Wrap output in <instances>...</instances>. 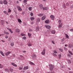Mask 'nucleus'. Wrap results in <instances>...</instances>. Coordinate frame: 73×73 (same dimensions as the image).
<instances>
[{"label": "nucleus", "instance_id": "1", "mask_svg": "<svg viewBox=\"0 0 73 73\" xmlns=\"http://www.w3.org/2000/svg\"><path fill=\"white\" fill-rule=\"evenodd\" d=\"M49 66H50V70H52L53 69L54 66L52 64L49 65Z\"/></svg>", "mask_w": 73, "mask_h": 73}, {"label": "nucleus", "instance_id": "2", "mask_svg": "<svg viewBox=\"0 0 73 73\" xmlns=\"http://www.w3.org/2000/svg\"><path fill=\"white\" fill-rule=\"evenodd\" d=\"M32 57L33 59V60H34V59H35V58H36V57H37V56L35 54H33L32 56Z\"/></svg>", "mask_w": 73, "mask_h": 73}, {"label": "nucleus", "instance_id": "3", "mask_svg": "<svg viewBox=\"0 0 73 73\" xmlns=\"http://www.w3.org/2000/svg\"><path fill=\"white\" fill-rule=\"evenodd\" d=\"M50 19H51V20H54V16L52 15H51L50 17Z\"/></svg>", "mask_w": 73, "mask_h": 73}, {"label": "nucleus", "instance_id": "4", "mask_svg": "<svg viewBox=\"0 0 73 73\" xmlns=\"http://www.w3.org/2000/svg\"><path fill=\"white\" fill-rule=\"evenodd\" d=\"M17 8L18 9L19 11H22V9H21V8H20V6H17Z\"/></svg>", "mask_w": 73, "mask_h": 73}, {"label": "nucleus", "instance_id": "5", "mask_svg": "<svg viewBox=\"0 0 73 73\" xmlns=\"http://www.w3.org/2000/svg\"><path fill=\"white\" fill-rule=\"evenodd\" d=\"M73 44H69L68 45V47L70 48H71L73 47Z\"/></svg>", "mask_w": 73, "mask_h": 73}, {"label": "nucleus", "instance_id": "6", "mask_svg": "<svg viewBox=\"0 0 73 73\" xmlns=\"http://www.w3.org/2000/svg\"><path fill=\"white\" fill-rule=\"evenodd\" d=\"M45 49H44L43 50V52H42V54L43 55H44V54H45Z\"/></svg>", "mask_w": 73, "mask_h": 73}, {"label": "nucleus", "instance_id": "7", "mask_svg": "<svg viewBox=\"0 0 73 73\" xmlns=\"http://www.w3.org/2000/svg\"><path fill=\"white\" fill-rule=\"evenodd\" d=\"M45 23L46 24H48V23H49L50 22H49V19L45 21Z\"/></svg>", "mask_w": 73, "mask_h": 73}, {"label": "nucleus", "instance_id": "8", "mask_svg": "<svg viewBox=\"0 0 73 73\" xmlns=\"http://www.w3.org/2000/svg\"><path fill=\"white\" fill-rule=\"evenodd\" d=\"M46 16H43L42 18V20H45V19H46Z\"/></svg>", "mask_w": 73, "mask_h": 73}, {"label": "nucleus", "instance_id": "9", "mask_svg": "<svg viewBox=\"0 0 73 73\" xmlns=\"http://www.w3.org/2000/svg\"><path fill=\"white\" fill-rule=\"evenodd\" d=\"M45 27L47 29H50V26L48 25H46L45 26Z\"/></svg>", "mask_w": 73, "mask_h": 73}, {"label": "nucleus", "instance_id": "10", "mask_svg": "<svg viewBox=\"0 0 73 73\" xmlns=\"http://www.w3.org/2000/svg\"><path fill=\"white\" fill-rule=\"evenodd\" d=\"M29 68V67L28 66H27L26 67H25L23 68V70H27Z\"/></svg>", "mask_w": 73, "mask_h": 73}, {"label": "nucleus", "instance_id": "11", "mask_svg": "<svg viewBox=\"0 0 73 73\" xmlns=\"http://www.w3.org/2000/svg\"><path fill=\"white\" fill-rule=\"evenodd\" d=\"M15 32H17V33H19L20 32V30L19 29H17L15 30Z\"/></svg>", "mask_w": 73, "mask_h": 73}, {"label": "nucleus", "instance_id": "12", "mask_svg": "<svg viewBox=\"0 0 73 73\" xmlns=\"http://www.w3.org/2000/svg\"><path fill=\"white\" fill-rule=\"evenodd\" d=\"M39 8L40 9H42L43 8V5L42 4L40 5L39 6Z\"/></svg>", "mask_w": 73, "mask_h": 73}, {"label": "nucleus", "instance_id": "13", "mask_svg": "<svg viewBox=\"0 0 73 73\" xmlns=\"http://www.w3.org/2000/svg\"><path fill=\"white\" fill-rule=\"evenodd\" d=\"M11 53V52H8L6 53V56H8Z\"/></svg>", "mask_w": 73, "mask_h": 73}, {"label": "nucleus", "instance_id": "14", "mask_svg": "<svg viewBox=\"0 0 73 73\" xmlns=\"http://www.w3.org/2000/svg\"><path fill=\"white\" fill-rule=\"evenodd\" d=\"M3 2L4 4L7 5V4H8V3H7V2L6 1V0H4Z\"/></svg>", "mask_w": 73, "mask_h": 73}, {"label": "nucleus", "instance_id": "15", "mask_svg": "<svg viewBox=\"0 0 73 73\" xmlns=\"http://www.w3.org/2000/svg\"><path fill=\"white\" fill-rule=\"evenodd\" d=\"M40 21V18H37L36 19V22L37 23H39Z\"/></svg>", "mask_w": 73, "mask_h": 73}, {"label": "nucleus", "instance_id": "16", "mask_svg": "<svg viewBox=\"0 0 73 73\" xmlns=\"http://www.w3.org/2000/svg\"><path fill=\"white\" fill-rule=\"evenodd\" d=\"M11 64H12V65L14 66H15L16 67H17V65H16V64H15L14 63H12Z\"/></svg>", "mask_w": 73, "mask_h": 73}, {"label": "nucleus", "instance_id": "17", "mask_svg": "<svg viewBox=\"0 0 73 73\" xmlns=\"http://www.w3.org/2000/svg\"><path fill=\"white\" fill-rule=\"evenodd\" d=\"M30 19L31 21H33L35 20V18L33 17H31L30 18Z\"/></svg>", "mask_w": 73, "mask_h": 73}, {"label": "nucleus", "instance_id": "18", "mask_svg": "<svg viewBox=\"0 0 73 73\" xmlns=\"http://www.w3.org/2000/svg\"><path fill=\"white\" fill-rule=\"evenodd\" d=\"M0 53L1 54V55L3 56H5L4 54V53H3V52L0 51Z\"/></svg>", "mask_w": 73, "mask_h": 73}, {"label": "nucleus", "instance_id": "19", "mask_svg": "<svg viewBox=\"0 0 73 73\" xmlns=\"http://www.w3.org/2000/svg\"><path fill=\"white\" fill-rule=\"evenodd\" d=\"M3 13L6 14V15H8V13L6 11H3Z\"/></svg>", "mask_w": 73, "mask_h": 73}, {"label": "nucleus", "instance_id": "20", "mask_svg": "<svg viewBox=\"0 0 73 73\" xmlns=\"http://www.w3.org/2000/svg\"><path fill=\"white\" fill-rule=\"evenodd\" d=\"M62 24H59V28H61L62 27Z\"/></svg>", "mask_w": 73, "mask_h": 73}, {"label": "nucleus", "instance_id": "21", "mask_svg": "<svg viewBox=\"0 0 73 73\" xmlns=\"http://www.w3.org/2000/svg\"><path fill=\"white\" fill-rule=\"evenodd\" d=\"M44 15L43 14H39L38 15V16H42Z\"/></svg>", "mask_w": 73, "mask_h": 73}, {"label": "nucleus", "instance_id": "22", "mask_svg": "<svg viewBox=\"0 0 73 73\" xmlns=\"http://www.w3.org/2000/svg\"><path fill=\"white\" fill-rule=\"evenodd\" d=\"M4 33H5V34H6V35H9V33L7 32L4 31Z\"/></svg>", "mask_w": 73, "mask_h": 73}, {"label": "nucleus", "instance_id": "23", "mask_svg": "<svg viewBox=\"0 0 73 73\" xmlns=\"http://www.w3.org/2000/svg\"><path fill=\"white\" fill-rule=\"evenodd\" d=\"M18 22H19L20 23H22L21 20L20 19H18Z\"/></svg>", "mask_w": 73, "mask_h": 73}, {"label": "nucleus", "instance_id": "24", "mask_svg": "<svg viewBox=\"0 0 73 73\" xmlns=\"http://www.w3.org/2000/svg\"><path fill=\"white\" fill-rule=\"evenodd\" d=\"M51 33H52V34H55V31L53 30L52 31H51Z\"/></svg>", "mask_w": 73, "mask_h": 73}, {"label": "nucleus", "instance_id": "25", "mask_svg": "<svg viewBox=\"0 0 73 73\" xmlns=\"http://www.w3.org/2000/svg\"><path fill=\"white\" fill-rule=\"evenodd\" d=\"M1 23H2V25H4V22L3 21V20H2L1 21Z\"/></svg>", "mask_w": 73, "mask_h": 73}, {"label": "nucleus", "instance_id": "26", "mask_svg": "<svg viewBox=\"0 0 73 73\" xmlns=\"http://www.w3.org/2000/svg\"><path fill=\"white\" fill-rule=\"evenodd\" d=\"M10 70L11 72H13V69H12L11 68H10Z\"/></svg>", "mask_w": 73, "mask_h": 73}, {"label": "nucleus", "instance_id": "27", "mask_svg": "<svg viewBox=\"0 0 73 73\" xmlns=\"http://www.w3.org/2000/svg\"><path fill=\"white\" fill-rule=\"evenodd\" d=\"M5 71L6 72H8L9 71V70L7 68H5Z\"/></svg>", "mask_w": 73, "mask_h": 73}, {"label": "nucleus", "instance_id": "28", "mask_svg": "<svg viewBox=\"0 0 73 73\" xmlns=\"http://www.w3.org/2000/svg\"><path fill=\"white\" fill-rule=\"evenodd\" d=\"M65 36H66V38H69V36L68 35V34H66Z\"/></svg>", "mask_w": 73, "mask_h": 73}, {"label": "nucleus", "instance_id": "29", "mask_svg": "<svg viewBox=\"0 0 73 73\" xmlns=\"http://www.w3.org/2000/svg\"><path fill=\"white\" fill-rule=\"evenodd\" d=\"M19 70H22L23 69V67H20L19 68Z\"/></svg>", "mask_w": 73, "mask_h": 73}, {"label": "nucleus", "instance_id": "30", "mask_svg": "<svg viewBox=\"0 0 73 73\" xmlns=\"http://www.w3.org/2000/svg\"><path fill=\"white\" fill-rule=\"evenodd\" d=\"M27 1H28V0H24L23 1V2L24 3H27Z\"/></svg>", "mask_w": 73, "mask_h": 73}, {"label": "nucleus", "instance_id": "31", "mask_svg": "<svg viewBox=\"0 0 73 73\" xmlns=\"http://www.w3.org/2000/svg\"><path fill=\"white\" fill-rule=\"evenodd\" d=\"M39 30V28L38 27H37L36 28V31H38Z\"/></svg>", "mask_w": 73, "mask_h": 73}, {"label": "nucleus", "instance_id": "32", "mask_svg": "<svg viewBox=\"0 0 73 73\" xmlns=\"http://www.w3.org/2000/svg\"><path fill=\"white\" fill-rule=\"evenodd\" d=\"M29 11H31L32 10V7H29Z\"/></svg>", "mask_w": 73, "mask_h": 73}, {"label": "nucleus", "instance_id": "33", "mask_svg": "<svg viewBox=\"0 0 73 73\" xmlns=\"http://www.w3.org/2000/svg\"><path fill=\"white\" fill-rule=\"evenodd\" d=\"M3 3V1H0V4H2Z\"/></svg>", "mask_w": 73, "mask_h": 73}, {"label": "nucleus", "instance_id": "34", "mask_svg": "<svg viewBox=\"0 0 73 73\" xmlns=\"http://www.w3.org/2000/svg\"><path fill=\"white\" fill-rule=\"evenodd\" d=\"M68 64H71V61H70V60H68Z\"/></svg>", "mask_w": 73, "mask_h": 73}, {"label": "nucleus", "instance_id": "35", "mask_svg": "<svg viewBox=\"0 0 73 73\" xmlns=\"http://www.w3.org/2000/svg\"><path fill=\"white\" fill-rule=\"evenodd\" d=\"M14 45V44H13V42H12L11 44V46H13Z\"/></svg>", "mask_w": 73, "mask_h": 73}, {"label": "nucleus", "instance_id": "36", "mask_svg": "<svg viewBox=\"0 0 73 73\" xmlns=\"http://www.w3.org/2000/svg\"><path fill=\"white\" fill-rule=\"evenodd\" d=\"M70 54H71L72 55H73V53H72V52L70 51H69V52Z\"/></svg>", "mask_w": 73, "mask_h": 73}, {"label": "nucleus", "instance_id": "37", "mask_svg": "<svg viewBox=\"0 0 73 73\" xmlns=\"http://www.w3.org/2000/svg\"><path fill=\"white\" fill-rule=\"evenodd\" d=\"M28 36L29 37H31V34L29 33H28Z\"/></svg>", "mask_w": 73, "mask_h": 73}, {"label": "nucleus", "instance_id": "38", "mask_svg": "<svg viewBox=\"0 0 73 73\" xmlns=\"http://www.w3.org/2000/svg\"><path fill=\"white\" fill-rule=\"evenodd\" d=\"M11 12V9H9L8 10V12Z\"/></svg>", "mask_w": 73, "mask_h": 73}, {"label": "nucleus", "instance_id": "39", "mask_svg": "<svg viewBox=\"0 0 73 73\" xmlns=\"http://www.w3.org/2000/svg\"><path fill=\"white\" fill-rule=\"evenodd\" d=\"M28 45L29 46H32V44H28Z\"/></svg>", "mask_w": 73, "mask_h": 73}, {"label": "nucleus", "instance_id": "40", "mask_svg": "<svg viewBox=\"0 0 73 73\" xmlns=\"http://www.w3.org/2000/svg\"><path fill=\"white\" fill-rule=\"evenodd\" d=\"M30 15L31 16H33V13H30Z\"/></svg>", "mask_w": 73, "mask_h": 73}, {"label": "nucleus", "instance_id": "41", "mask_svg": "<svg viewBox=\"0 0 73 73\" xmlns=\"http://www.w3.org/2000/svg\"><path fill=\"white\" fill-rule=\"evenodd\" d=\"M9 31H10V32L11 33H13V32H12V30H11V29H10V30H9Z\"/></svg>", "mask_w": 73, "mask_h": 73}, {"label": "nucleus", "instance_id": "42", "mask_svg": "<svg viewBox=\"0 0 73 73\" xmlns=\"http://www.w3.org/2000/svg\"><path fill=\"white\" fill-rule=\"evenodd\" d=\"M48 8L47 7H45V10H48Z\"/></svg>", "mask_w": 73, "mask_h": 73}, {"label": "nucleus", "instance_id": "43", "mask_svg": "<svg viewBox=\"0 0 73 73\" xmlns=\"http://www.w3.org/2000/svg\"><path fill=\"white\" fill-rule=\"evenodd\" d=\"M51 42L52 43V44H55V43H54V42L53 40H52Z\"/></svg>", "mask_w": 73, "mask_h": 73}, {"label": "nucleus", "instance_id": "44", "mask_svg": "<svg viewBox=\"0 0 73 73\" xmlns=\"http://www.w3.org/2000/svg\"><path fill=\"white\" fill-rule=\"evenodd\" d=\"M23 39H24V40H25V39H26V37H25V36L23 37Z\"/></svg>", "mask_w": 73, "mask_h": 73}, {"label": "nucleus", "instance_id": "45", "mask_svg": "<svg viewBox=\"0 0 73 73\" xmlns=\"http://www.w3.org/2000/svg\"><path fill=\"white\" fill-rule=\"evenodd\" d=\"M21 35L22 36H25V34H24L23 33H22L21 34Z\"/></svg>", "mask_w": 73, "mask_h": 73}, {"label": "nucleus", "instance_id": "46", "mask_svg": "<svg viewBox=\"0 0 73 73\" xmlns=\"http://www.w3.org/2000/svg\"><path fill=\"white\" fill-rule=\"evenodd\" d=\"M66 5L67 6H68V7H69V3H66Z\"/></svg>", "mask_w": 73, "mask_h": 73}, {"label": "nucleus", "instance_id": "47", "mask_svg": "<svg viewBox=\"0 0 73 73\" xmlns=\"http://www.w3.org/2000/svg\"><path fill=\"white\" fill-rule=\"evenodd\" d=\"M54 53H57V51L56 50H54L53 51Z\"/></svg>", "mask_w": 73, "mask_h": 73}, {"label": "nucleus", "instance_id": "48", "mask_svg": "<svg viewBox=\"0 0 73 73\" xmlns=\"http://www.w3.org/2000/svg\"><path fill=\"white\" fill-rule=\"evenodd\" d=\"M61 20H59L58 21L59 24H60V23H61Z\"/></svg>", "mask_w": 73, "mask_h": 73}, {"label": "nucleus", "instance_id": "49", "mask_svg": "<svg viewBox=\"0 0 73 73\" xmlns=\"http://www.w3.org/2000/svg\"><path fill=\"white\" fill-rule=\"evenodd\" d=\"M64 40H65V39L63 38L62 39L61 41L62 42H63V41Z\"/></svg>", "mask_w": 73, "mask_h": 73}, {"label": "nucleus", "instance_id": "50", "mask_svg": "<svg viewBox=\"0 0 73 73\" xmlns=\"http://www.w3.org/2000/svg\"><path fill=\"white\" fill-rule=\"evenodd\" d=\"M64 49L65 50H67V49L66 48V47H64Z\"/></svg>", "mask_w": 73, "mask_h": 73}, {"label": "nucleus", "instance_id": "51", "mask_svg": "<svg viewBox=\"0 0 73 73\" xmlns=\"http://www.w3.org/2000/svg\"><path fill=\"white\" fill-rule=\"evenodd\" d=\"M64 8H66V5H65V4L64 5Z\"/></svg>", "mask_w": 73, "mask_h": 73}, {"label": "nucleus", "instance_id": "52", "mask_svg": "<svg viewBox=\"0 0 73 73\" xmlns=\"http://www.w3.org/2000/svg\"><path fill=\"white\" fill-rule=\"evenodd\" d=\"M3 68V66H1V64H0V68Z\"/></svg>", "mask_w": 73, "mask_h": 73}, {"label": "nucleus", "instance_id": "53", "mask_svg": "<svg viewBox=\"0 0 73 73\" xmlns=\"http://www.w3.org/2000/svg\"><path fill=\"white\" fill-rule=\"evenodd\" d=\"M59 50L61 51V52H62V50L61 48H59Z\"/></svg>", "mask_w": 73, "mask_h": 73}, {"label": "nucleus", "instance_id": "54", "mask_svg": "<svg viewBox=\"0 0 73 73\" xmlns=\"http://www.w3.org/2000/svg\"><path fill=\"white\" fill-rule=\"evenodd\" d=\"M25 13V11H23L22 13V14L23 15H24Z\"/></svg>", "mask_w": 73, "mask_h": 73}, {"label": "nucleus", "instance_id": "55", "mask_svg": "<svg viewBox=\"0 0 73 73\" xmlns=\"http://www.w3.org/2000/svg\"><path fill=\"white\" fill-rule=\"evenodd\" d=\"M42 9L43 10H45V7H44Z\"/></svg>", "mask_w": 73, "mask_h": 73}, {"label": "nucleus", "instance_id": "56", "mask_svg": "<svg viewBox=\"0 0 73 73\" xmlns=\"http://www.w3.org/2000/svg\"><path fill=\"white\" fill-rule=\"evenodd\" d=\"M58 56L59 58H61V55H59Z\"/></svg>", "mask_w": 73, "mask_h": 73}, {"label": "nucleus", "instance_id": "57", "mask_svg": "<svg viewBox=\"0 0 73 73\" xmlns=\"http://www.w3.org/2000/svg\"><path fill=\"white\" fill-rule=\"evenodd\" d=\"M70 31H71V32H73V29H70Z\"/></svg>", "mask_w": 73, "mask_h": 73}, {"label": "nucleus", "instance_id": "58", "mask_svg": "<svg viewBox=\"0 0 73 73\" xmlns=\"http://www.w3.org/2000/svg\"><path fill=\"white\" fill-rule=\"evenodd\" d=\"M31 25H33V22H31Z\"/></svg>", "mask_w": 73, "mask_h": 73}, {"label": "nucleus", "instance_id": "59", "mask_svg": "<svg viewBox=\"0 0 73 73\" xmlns=\"http://www.w3.org/2000/svg\"><path fill=\"white\" fill-rule=\"evenodd\" d=\"M22 52H23V53H26V51H25V50L23 51H22Z\"/></svg>", "mask_w": 73, "mask_h": 73}, {"label": "nucleus", "instance_id": "60", "mask_svg": "<svg viewBox=\"0 0 73 73\" xmlns=\"http://www.w3.org/2000/svg\"><path fill=\"white\" fill-rule=\"evenodd\" d=\"M71 8H73V5H72L70 7Z\"/></svg>", "mask_w": 73, "mask_h": 73}, {"label": "nucleus", "instance_id": "61", "mask_svg": "<svg viewBox=\"0 0 73 73\" xmlns=\"http://www.w3.org/2000/svg\"><path fill=\"white\" fill-rule=\"evenodd\" d=\"M8 37L7 36H5L6 38H8Z\"/></svg>", "mask_w": 73, "mask_h": 73}, {"label": "nucleus", "instance_id": "62", "mask_svg": "<svg viewBox=\"0 0 73 73\" xmlns=\"http://www.w3.org/2000/svg\"><path fill=\"white\" fill-rule=\"evenodd\" d=\"M68 46V45L67 44H65V46Z\"/></svg>", "mask_w": 73, "mask_h": 73}, {"label": "nucleus", "instance_id": "63", "mask_svg": "<svg viewBox=\"0 0 73 73\" xmlns=\"http://www.w3.org/2000/svg\"><path fill=\"white\" fill-rule=\"evenodd\" d=\"M69 73H72V72L70 71L69 72Z\"/></svg>", "mask_w": 73, "mask_h": 73}, {"label": "nucleus", "instance_id": "64", "mask_svg": "<svg viewBox=\"0 0 73 73\" xmlns=\"http://www.w3.org/2000/svg\"><path fill=\"white\" fill-rule=\"evenodd\" d=\"M51 73H55V72H54V71H52Z\"/></svg>", "mask_w": 73, "mask_h": 73}]
</instances>
